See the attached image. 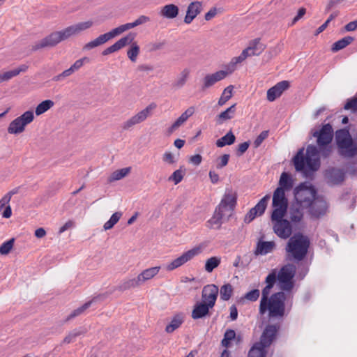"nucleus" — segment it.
Instances as JSON below:
<instances>
[{
	"mask_svg": "<svg viewBox=\"0 0 357 357\" xmlns=\"http://www.w3.org/2000/svg\"><path fill=\"white\" fill-rule=\"evenodd\" d=\"M313 136L317 137L319 149L314 145H308L305 153L304 148L298 150L294 157L293 162L297 172L308 177L320 167L319 153L323 157H328L332 151L331 143L333 137V130L330 123L325 124Z\"/></svg>",
	"mask_w": 357,
	"mask_h": 357,
	"instance_id": "f257e3e1",
	"label": "nucleus"
},
{
	"mask_svg": "<svg viewBox=\"0 0 357 357\" xmlns=\"http://www.w3.org/2000/svg\"><path fill=\"white\" fill-rule=\"evenodd\" d=\"M312 197L311 192L302 190L301 184L294 190V200L289 207H287L286 215L295 227L300 225L303 220L304 214L309 207V198Z\"/></svg>",
	"mask_w": 357,
	"mask_h": 357,
	"instance_id": "f03ea898",
	"label": "nucleus"
},
{
	"mask_svg": "<svg viewBox=\"0 0 357 357\" xmlns=\"http://www.w3.org/2000/svg\"><path fill=\"white\" fill-rule=\"evenodd\" d=\"M273 210L271 214L273 229L274 233L282 239H287L291 237L293 227H296L287 218L285 219L287 205H272Z\"/></svg>",
	"mask_w": 357,
	"mask_h": 357,
	"instance_id": "7ed1b4c3",
	"label": "nucleus"
},
{
	"mask_svg": "<svg viewBox=\"0 0 357 357\" xmlns=\"http://www.w3.org/2000/svg\"><path fill=\"white\" fill-rule=\"evenodd\" d=\"M310 245V238L301 233L295 234L289 238L285 250L287 258L289 261H303L308 252Z\"/></svg>",
	"mask_w": 357,
	"mask_h": 357,
	"instance_id": "20e7f679",
	"label": "nucleus"
},
{
	"mask_svg": "<svg viewBox=\"0 0 357 357\" xmlns=\"http://www.w3.org/2000/svg\"><path fill=\"white\" fill-rule=\"evenodd\" d=\"M292 298L293 294H291V297H289V294L284 291L275 293L265 303L263 310H261V307L259 305V313L263 315L268 311V316L270 317H282L285 313V301L288 302L290 301L291 303Z\"/></svg>",
	"mask_w": 357,
	"mask_h": 357,
	"instance_id": "39448f33",
	"label": "nucleus"
},
{
	"mask_svg": "<svg viewBox=\"0 0 357 357\" xmlns=\"http://www.w3.org/2000/svg\"><path fill=\"white\" fill-rule=\"evenodd\" d=\"M301 186H302L303 192L308 191L311 192L312 197L309 198V207L307 208L311 218L319 219L326 215L328 211V204L324 197L317 195L316 188L312 185L303 183L301 184Z\"/></svg>",
	"mask_w": 357,
	"mask_h": 357,
	"instance_id": "423d86ee",
	"label": "nucleus"
},
{
	"mask_svg": "<svg viewBox=\"0 0 357 357\" xmlns=\"http://www.w3.org/2000/svg\"><path fill=\"white\" fill-rule=\"evenodd\" d=\"M278 331L275 325H268L264 329L260 342H256L250 349L248 357H266V348L273 342Z\"/></svg>",
	"mask_w": 357,
	"mask_h": 357,
	"instance_id": "0eeeda50",
	"label": "nucleus"
},
{
	"mask_svg": "<svg viewBox=\"0 0 357 357\" xmlns=\"http://www.w3.org/2000/svg\"><path fill=\"white\" fill-rule=\"evenodd\" d=\"M335 141L339 153L344 158H353L357 153V147L348 129L342 128L335 132Z\"/></svg>",
	"mask_w": 357,
	"mask_h": 357,
	"instance_id": "6e6552de",
	"label": "nucleus"
},
{
	"mask_svg": "<svg viewBox=\"0 0 357 357\" xmlns=\"http://www.w3.org/2000/svg\"><path fill=\"white\" fill-rule=\"evenodd\" d=\"M160 270V266H154L146 268L142 271L137 277L123 280L119 286V289L121 291H126L130 289L139 287L157 275Z\"/></svg>",
	"mask_w": 357,
	"mask_h": 357,
	"instance_id": "1a4fd4ad",
	"label": "nucleus"
},
{
	"mask_svg": "<svg viewBox=\"0 0 357 357\" xmlns=\"http://www.w3.org/2000/svg\"><path fill=\"white\" fill-rule=\"evenodd\" d=\"M296 273V266L293 264H288L283 266L280 271L276 273V280L278 279L280 284V289L286 291L289 297L292 294V289L294 287L293 280Z\"/></svg>",
	"mask_w": 357,
	"mask_h": 357,
	"instance_id": "9d476101",
	"label": "nucleus"
},
{
	"mask_svg": "<svg viewBox=\"0 0 357 357\" xmlns=\"http://www.w3.org/2000/svg\"><path fill=\"white\" fill-rule=\"evenodd\" d=\"M292 187L293 179L291 176L287 172H282L279 180V186L273 192L272 205H287L285 190H290Z\"/></svg>",
	"mask_w": 357,
	"mask_h": 357,
	"instance_id": "9b49d317",
	"label": "nucleus"
},
{
	"mask_svg": "<svg viewBox=\"0 0 357 357\" xmlns=\"http://www.w3.org/2000/svg\"><path fill=\"white\" fill-rule=\"evenodd\" d=\"M33 119L34 114L32 111L25 112L10 123L8 127V132L14 135L23 132L25 130V127L31 123Z\"/></svg>",
	"mask_w": 357,
	"mask_h": 357,
	"instance_id": "f8f14e48",
	"label": "nucleus"
},
{
	"mask_svg": "<svg viewBox=\"0 0 357 357\" xmlns=\"http://www.w3.org/2000/svg\"><path fill=\"white\" fill-rule=\"evenodd\" d=\"M203 250L202 246L198 245L192 248V249L183 252L181 256L176 258L173 261H172L170 263H169L166 268L167 271H173L185 263L190 261L195 257L198 256L199 254L202 253Z\"/></svg>",
	"mask_w": 357,
	"mask_h": 357,
	"instance_id": "ddd939ff",
	"label": "nucleus"
},
{
	"mask_svg": "<svg viewBox=\"0 0 357 357\" xmlns=\"http://www.w3.org/2000/svg\"><path fill=\"white\" fill-rule=\"evenodd\" d=\"M156 107L157 105L154 102L149 104L146 108L123 122L121 126L123 130H128L134 126L144 121L151 114L153 110H154Z\"/></svg>",
	"mask_w": 357,
	"mask_h": 357,
	"instance_id": "4468645a",
	"label": "nucleus"
},
{
	"mask_svg": "<svg viewBox=\"0 0 357 357\" xmlns=\"http://www.w3.org/2000/svg\"><path fill=\"white\" fill-rule=\"evenodd\" d=\"M121 34L118 27L112 29L110 31L100 35L96 39L86 43L83 47L84 50H90L98 46L102 45L110 39L119 36Z\"/></svg>",
	"mask_w": 357,
	"mask_h": 357,
	"instance_id": "2eb2a0df",
	"label": "nucleus"
},
{
	"mask_svg": "<svg viewBox=\"0 0 357 357\" xmlns=\"http://www.w3.org/2000/svg\"><path fill=\"white\" fill-rule=\"evenodd\" d=\"M270 198L271 197L269 195H266L263 198H261L259 202L245 215L244 218V222L245 223H250L257 215H261L266 208L267 204Z\"/></svg>",
	"mask_w": 357,
	"mask_h": 357,
	"instance_id": "dca6fc26",
	"label": "nucleus"
},
{
	"mask_svg": "<svg viewBox=\"0 0 357 357\" xmlns=\"http://www.w3.org/2000/svg\"><path fill=\"white\" fill-rule=\"evenodd\" d=\"M236 204V195L230 189H227L226 192L217 207L218 210L222 211L231 215L232 211Z\"/></svg>",
	"mask_w": 357,
	"mask_h": 357,
	"instance_id": "f3484780",
	"label": "nucleus"
},
{
	"mask_svg": "<svg viewBox=\"0 0 357 357\" xmlns=\"http://www.w3.org/2000/svg\"><path fill=\"white\" fill-rule=\"evenodd\" d=\"M61 41H63V40L61 39L59 31H55L35 43L32 46V50L36 51L43 48L52 47L56 45Z\"/></svg>",
	"mask_w": 357,
	"mask_h": 357,
	"instance_id": "a211bd4d",
	"label": "nucleus"
},
{
	"mask_svg": "<svg viewBox=\"0 0 357 357\" xmlns=\"http://www.w3.org/2000/svg\"><path fill=\"white\" fill-rule=\"evenodd\" d=\"M325 178L330 185H340L345 178V172L338 168L331 167L325 172Z\"/></svg>",
	"mask_w": 357,
	"mask_h": 357,
	"instance_id": "6ab92c4d",
	"label": "nucleus"
},
{
	"mask_svg": "<svg viewBox=\"0 0 357 357\" xmlns=\"http://www.w3.org/2000/svg\"><path fill=\"white\" fill-rule=\"evenodd\" d=\"M265 282L266 285L262 289L261 298L259 304L261 307V310L264 308L265 303L269 300V295L271 294V289L273 287L276 282V270H273L272 272L266 276Z\"/></svg>",
	"mask_w": 357,
	"mask_h": 357,
	"instance_id": "aec40b11",
	"label": "nucleus"
},
{
	"mask_svg": "<svg viewBox=\"0 0 357 357\" xmlns=\"http://www.w3.org/2000/svg\"><path fill=\"white\" fill-rule=\"evenodd\" d=\"M218 295V287L215 284L206 285L202 290L203 303L212 308L215 305Z\"/></svg>",
	"mask_w": 357,
	"mask_h": 357,
	"instance_id": "412c9836",
	"label": "nucleus"
},
{
	"mask_svg": "<svg viewBox=\"0 0 357 357\" xmlns=\"http://www.w3.org/2000/svg\"><path fill=\"white\" fill-rule=\"evenodd\" d=\"M289 82L281 81L267 91V100L270 102L274 101L279 98L282 93L289 87Z\"/></svg>",
	"mask_w": 357,
	"mask_h": 357,
	"instance_id": "4be33fe9",
	"label": "nucleus"
},
{
	"mask_svg": "<svg viewBox=\"0 0 357 357\" xmlns=\"http://www.w3.org/2000/svg\"><path fill=\"white\" fill-rule=\"evenodd\" d=\"M231 215L222 209L216 207L213 216L208 220V227L212 229H220L223 221L227 220Z\"/></svg>",
	"mask_w": 357,
	"mask_h": 357,
	"instance_id": "5701e85b",
	"label": "nucleus"
},
{
	"mask_svg": "<svg viewBox=\"0 0 357 357\" xmlns=\"http://www.w3.org/2000/svg\"><path fill=\"white\" fill-rule=\"evenodd\" d=\"M202 10V3L201 1H195L191 2L187 8L184 22L188 24H190Z\"/></svg>",
	"mask_w": 357,
	"mask_h": 357,
	"instance_id": "b1692460",
	"label": "nucleus"
},
{
	"mask_svg": "<svg viewBox=\"0 0 357 357\" xmlns=\"http://www.w3.org/2000/svg\"><path fill=\"white\" fill-rule=\"evenodd\" d=\"M227 76V73L224 70L206 75L203 79L202 90L210 88L217 82L224 79Z\"/></svg>",
	"mask_w": 357,
	"mask_h": 357,
	"instance_id": "393cba45",
	"label": "nucleus"
},
{
	"mask_svg": "<svg viewBox=\"0 0 357 357\" xmlns=\"http://www.w3.org/2000/svg\"><path fill=\"white\" fill-rule=\"evenodd\" d=\"M275 246L276 245L274 241H264L259 240L257 243L254 253L255 255H266L273 252Z\"/></svg>",
	"mask_w": 357,
	"mask_h": 357,
	"instance_id": "a878e982",
	"label": "nucleus"
},
{
	"mask_svg": "<svg viewBox=\"0 0 357 357\" xmlns=\"http://www.w3.org/2000/svg\"><path fill=\"white\" fill-rule=\"evenodd\" d=\"M178 7L173 3L167 4L160 8L159 14L161 17L166 19L176 18L178 15Z\"/></svg>",
	"mask_w": 357,
	"mask_h": 357,
	"instance_id": "bb28decb",
	"label": "nucleus"
},
{
	"mask_svg": "<svg viewBox=\"0 0 357 357\" xmlns=\"http://www.w3.org/2000/svg\"><path fill=\"white\" fill-rule=\"evenodd\" d=\"M265 49V45L260 42V38H255L250 41L249 46L244 50H247L248 57L259 55Z\"/></svg>",
	"mask_w": 357,
	"mask_h": 357,
	"instance_id": "cd10ccee",
	"label": "nucleus"
},
{
	"mask_svg": "<svg viewBox=\"0 0 357 357\" xmlns=\"http://www.w3.org/2000/svg\"><path fill=\"white\" fill-rule=\"evenodd\" d=\"M211 308L212 307H208L206 303L203 302L197 303L192 312V318L194 319H199L204 317L208 314L209 309Z\"/></svg>",
	"mask_w": 357,
	"mask_h": 357,
	"instance_id": "c85d7f7f",
	"label": "nucleus"
},
{
	"mask_svg": "<svg viewBox=\"0 0 357 357\" xmlns=\"http://www.w3.org/2000/svg\"><path fill=\"white\" fill-rule=\"evenodd\" d=\"M135 38V34L133 33H130L127 36L121 38L112 45L109 46L112 52H117L127 45L130 44L134 40Z\"/></svg>",
	"mask_w": 357,
	"mask_h": 357,
	"instance_id": "c756f323",
	"label": "nucleus"
},
{
	"mask_svg": "<svg viewBox=\"0 0 357 357\" xmlns=\"http://www.w3.org/2000/svg\"><path fill=\"white\" fill-rule=\"evenodd\" d=\"M247 58V50H243L238 56L232 58L231 61L225 66V72L227 73V75L232 73L236 70L237 64L242 63Z\"/></svg>",
	"mask_w": 357,
	"mask_h": 357,
	"instance_id": "7c9ffc66",
	"label": "nucleus"
},
{
	"mask_svg": "<svg viewBox=\"0 0 357 357\" xmlns=\"http://www.w3.org/2000/svg\"><path fill=\"white\" fill-rule=\"evenodd\" d=\"M150 21V17L146 15H140L133 22L126 23L118 26L121 34L130 29L136 27L139 25L144 24Z\"/></svg>",
	"mask_w": 357,
	"mask_h": 357,
	"instance_id": "2f4dec72",
	"label": "nucleus"
},
{
	"mask_svg": "<svg viewBox=\"0 0 357 357\" xmlns=\"http://www.w3.org/2000/svg\"><path fill=\"white\" fill-rule=\"evenodd\" d=\"M184 321V315L182 313L175 314L171 319L169 324L165 327L167 333H172L178 329Z\"/></svg>",
	"mask_w": 357,
	"mask_h": 357,
	"instance_id": "473e14b6",
	"label": "nucleus"
},
{
	"mask_svg": "<svg viewBox=\"0 0 357 357\" xmlns=\"http://www.w3.org/2000/svg\"><path fill=\"white\" fill-rule=\"evenodd\" d=\"M28 69V66L26 64H22L20 66L17 68L13 69L12 70H9L4 73H0V82L8 81L13 77L18 75L22 72H25Z\"/></svg>",
	"mask_w": 357,
	"mask_h": 357,
	"instance_id": "72a5a7b5",
	"label": "nucleus"
},
{
	"mask_svg": "<svg viewBox=\"0 0 357 357\" xmlns=\"http://www.w3.org/2000/svg\"><path fill=\"white\" fill-rule=\"evenodd\" d=\"M235 112L236 104H234L217 116V123L222 124L225 121L231 119L234 116Z\"/></svg>",
	"mask_w": 357,
	"mask_h": 357,
	"instance_id": "f704fd0d",
	"label": "nucleus"
},
{
	"mask_svg": "<svg viewBox=\"0 0 357 357\" xmlns=\"http://www.w3.org/2000/svg\"><path fill=\"white\" fill-rule=\"evenodd\" d=\"M190 74V70L189 68H185L183 69L175 79L173 86L176 88L183 87L188 81Z\"/></svg>",
	"mask_w": 357,
	"mask_h": 357,
	"instance_id": "c9c22d12",
	"label": "nucleus"
},
{
	"mask_svg": "<svg viewBox=\"0 0 357 357\" xmlns=\"http://www.w3.org/2000/svg\"><path fill=\"white\" fill-rule=\"evenodd\" d=\"M236 139L235 135L231 131H229L225 136L218 139L215 144L218 147H223L226 145H231L234 143Z\"/></svg>",
	"mask_w": 357,
	"mask_h": 357,
	"instance_id": "e433bc0d",
	"label": "nucleus"
},
{
	"mask_svg": "<svg viewBox=\"0 0 357 357\" xmlns=\"http://www.w3.org/2000/svg\"><path fill=\"white\" fill-rule=\"evenodd\" d=\"M354 41V38L351 36H346L335 43H333L332 46L333 52H337L340 50L344 49L347 45L351 44Z\"/></svg>",
	"mask_w": 357,
	"mask_h": 357,
	"instance_id": "4c0bfd02",
	"label": "nucleus"
},
{
	"mask_svg": "<svg viewBox=\"0 0 357 357\" xmlns=\"http://www.w3.org/2000/svg\"><path fill=\"white\" fill-rule=\"evenodd\" d=\"M54 105V102L51 100H45L41 102L36 107L35 113L37 116H40L51 109Z\"/></svg>",
	"mask_w": 357,
	"mask_h": 357,
	"instance_id": "58836bf2",
	"label": "nucleus"
},
{
	"mask_svg": "<svg viewBox=\"0 0 357 357\" xmlns=\"http://www.w3.org/2000/svg\"><path fill=\"white\" fill-rule=\"evenodd\" d=\"M221 262L220 257H212L206 261L205 271L208 273H211L215 268H217Z\"/></svg>",
	"mask_w": 357,
	"mask_h": 357,
	"instance_id": "ea45409f",
	"label": "nucleus"
},
{
	"mask_svg": "<svg viewBox=\"0 0 357 357\" xmlns=\"http://www.w3.org/2000/svg\"><path fill=\"white\" fill-rule=\"evenodd\" d=\"M233 90L232 85H229L224 89L218 102L219 106H223L231 98Z\"/></svg>",
	"mask_w": 357,
	"mask_h": 357,
	"instance_id": "a19ab883",
	"label": "nucleus"
},
{
	"mask_svg": "<svg viewBox=\"0 0 357 357\" xmlns=\"http://www.w3.org/2000/svg\"><path fill=\"white\" fill-rule=\"evenodd\" d=\"M130 172V167H126L114 172L109 177V181L113 182L124 178Z\"/></svg>",
	"mask_w": 357,
	"mask_h": 357,
	"instance_id": "79ce46f5",
	"label": "nucleus"
},
{
	"mask_svg": "<svg viewBox=\"0 0 357 357\" xmlns=\"http://www.w3.org/2000/svg\"><path fill=\"white\" fill-rule=\"evenodd\" d=\"M91 305V301H89V302H86L85 303L84 305H82V306H80L79 307L74 310L67 317L66 319H65V321H68L74 318H75L76 317L82 314V313H84V312L88 309Z\"/></svg>",
	"mask_w": 357,
	"mask_h": 357,
	"instance_id": "37998d69",
	"label": "nucleus"
},
{
	"mask_svg": "<svg viewBox=\"0 0 357 357\" xmlns=\"http://www.w3.org/2000/svg\"><path fill=\"white\" fill-rule=\"evenodd\" d=\"M122 216L121 212H116L112 215L109 220H107L103 225L105 230L112 229L120 220Z\"/></svg>",
	"mask_w": 357,
	"mask_h": 357,
	"instance_id": "c03bdc74",
	"label": "nucleus"
},
{
	"mask_svg": "<svg viewBox=\"0 0 357 357\" xmlns=\"http://www.w3.org/2000/svg\"><path fill=\"white\" fill-rule=\"evenodd\" d=\"M139 54V47L136 42L131 43V45L127 52L128 57L132 62H135Z\"/></svg>",
	"mask_w": 357,
	"mask_h": 357,
	"instance_id": "a18cd8bd",
	"label": "nucleus"
},
{
	"mask_svg": "<svg viewBox=\"0 0 357 357\" xmlns=\"http://www.w3.org/2000/svg\"><path fill=\"white\" fill-rule=\"evenodd\" d=\"M236 337V332L233 329H227L225 334L224 337L221 342V344L225 347H229L231 344V341Z\"/></svg>",
	"mask_w": 357,
	"mask_h": 357,
	"instance_id": "49530a36",
	"label": "nucleus"
},
{
	"mask_svg": "<svg viewBox=\"0 0 357 357\" xmlns=\"http://www.w3.org/2000/svg\"><path fill=\"white\" fill-rule=\"evenodd\" d=\"M165 45L166 41L165 40L153 41L146 45V49L149 52H153L162 50Z\"/></svg>",
	"mask_w": 357,
	"mask_h": 357,
	"instance_id": "de8ad7c7",
	"label": "nucleus"
},
{
	"mask_svg": "<svg viewBox=\"0 0 357 357\" xmlns=\"http://www.w3.org/2000/svg\"><path fill=\"white\" fill-rule=\"evenodd\" d=\"M233 291L232 287L230 284H224L220 288V298L223 301H228L231 296Z\"/></svg>",
	"mask_w": 357,
	"mask_h": 357,
	"instance_id": "09e8293b",
	"label": "nucleus"
},
{
	"mask_svg": "<svg viewBox=\"0 0 357 357\" xmlns=\"http://www.w3.org/2000/svg\"><path fill=\"white\" fill-rule=\"evenodd\" d=\"M61 39L65 40L70 36L77 35L74 24L66 27V29L59 31Z\"/></svg>",
	"mask_w": 357,
	"mask_h": 357,
	"instance_id": "8fccbe9b",
	"label": "nucleus"
},
{
	"mask_svg": "<svg viewBox=\"0 0 357 357\" xmlns=\"http://www.w3.org/2000/svg\"><path fill=\"white\" fill-rule=\"evenodd\" d=\"M93 24V22L92 20H88L86 22H79L77 24H74L75 31L77 34H79L82 31H84L89 28H91Z\"/></svg>",
	"mask_w": 357,
	"mask_h": 357,
	"instance_id": "3c124183",
	"label": "nucleus"
},
{
	"mask_svg": "<svg viewBox=\"0 0 357 357\" xmlns=\"http://www.w3.org/2000/svg\"><path fill=\"white\" fill-rule=\"evenodd\" d=\"M14 238H11L7 241L3 242L0 246V253L1 255H7L10 252L13 247Z\"/></svg>",
	"mask_w": 357,
	"mask_h": 357,
	"instance_id": "603ef678",
	"label": "nucleus"
},
{
	"mask_svg": "<svg viewBox=\"0 0 357 357\" xmlns=\"http://www.w3.org/2000/svg\"><path fill=\"white\" fill-rule=\"evenodd\" d=\"M183 176V172L181 169H177L169 177V181H173L176 185L182 181Z\"/></svg>",
	"mask_w": 357,
	"mask_h": 357,
	"instance_id": "864d4df0",
	"label": "nucleus"
},
{
	"mask_svg": "<svg viewBox=\"0 0 357 357\" xmlns=\"http://www.w3.org/2000/svg\"><path fill=\"white\" fill-rule=\"evenodd\" d=\"M83 333V331L81 330L75 329L70 332L68 335L65 337L63 339V343L69 344L73 342L74 340L79 335Z\"/></svg>",
	"mask_w": 357,
	"mask_h": 357,
	"instance_id": "5fc2aeb1",
	"label": "nucleus"
},
{
	"mask_svg": "<svg viewBox=\"0 0 357 357\" xmlns=\"http://www.w3.org/2000/svg\"><path fill=\"white\" fill-rule=\"evenodd\" d=\"M259 295L260 292L259 289H252L245 294L244 298L248 301L254 302L259 298Z\"/></svg>",
	"mask_w": 357,
	"mask_h": 357,
	"instance_id": "6e6d98bb",
	"label": "nucleus"
},
{
	"mask_svg": "<svg viewBox=\"0 0 357 357\" xmlns=\"http://www.w3.org/2000/svg\"><path fill=\"white\" fill-rule=\"evenodd\" d=\"M344 109L346 110H351L354 112H357V98L349 100L344 105Z\"/></svg>",
	"mask_w": 357,
	"mask_h": 357,
	"instance_id": "4d7b16f0",
	"label": "nucleus"
},
{
	"mask_svg": "<svg viewBox=\"0 0 357 357\" xmlns=\"http://www.w3.org/2000/svg\"><path fill=\"white\" fill-rule=\"evenodd\" d=\"M268 131L265 130L262 131L259 136L256 138V139L254 142V146L255 148L259 147L263 141L268 137Z\"/></svg>",
	"mask_w": 357,
	"mask_h": 357,
	"instance_id": "13d9d810",
	"label": "nucleus"
},
{
	"mask_svg": "<svg viewBox=\"0 0 357 357\" xmlns=\"http://www.w3.org/2000/svg\"><path fill=\"white\" fill-rule=\"evenodd\" d=\"M229 159V154H224L220 158H218V162L216 165L218 169H222L225 166H226L228 164Z\"/></svg>",
	"mask_w": 357,
	"mask_h": 357,
	"instance_id": "bf43d9fd",
	"label": "nucleus"
},
{
	"mask_svg": "<svg viewBox=\"0 0 357 357\" xmlns=\"http://www.w3.org/2000/svg\"><path fill=\"white\" fill-rule=\"evenodd\" d=\"M184 123L179 117L174 121V123L168 128L167 132L169 135L173 133L176 130H177L180 126H181Z\"/></svg>",
	"mask_w": 357,
	"mask_h": 357,
	"instance_id": "052dcab7",
	"label": "nucleus"
},
{
	"mask_svg": "<svg viewBox=\"0 0 357 357\" xmlns=\"http://www.w3.org/2000/svg\"><path fill=\"white\" fill-rule=\"evenodd\" d=\"M184 123L179 117L174 121V123L168 128L167 132L169 135L173 133L176 130H177L180 126H181Z\"/></svg>",
	"mask_w": 357,
	"mask_h": 357,
	"instance_id": "680f3d73",
	"label": "nucleus"
},
{
	"mask_svg": "<svg viewBox=\"0 0 357 357\" xmlns=\"http://www.w3.org/2000/svg\"><path fill=\"white\" fill-rule=\"evenodd\" d=\"M162 160L168 164H174L176 162L174 156L171 152H165L163 155Z\"/></svg>",
	"mask_w": 357,
	"mask_h": 357,
	"instance_id": "e2e57ef3",
	"label": "nucleus"
},
{
	"mask_svg": "<svg viewBox=\"0 0 357 357\" xmlns=\"http://www.w3.org/2000/svg\"><path fill=\"white\" fill-rule=\"evenodd\" d=\"M75 223L73 220L67 221L62 227H60L59 230V234H62L66 230L71 229L74 227Z\"/></svg>",
	"mask_w": 357,
	"mask_h": 357,
	"instance_id": "0e129e2a",
	"label": "nucleus"
},
{
	"mask_svg": "<svg viewBox=\"0 0 357 357\" xmlns=\"http://www.w3.org/2000/svg\"><path fill=\"white\" fill-rule=\"evenodd\" d=\"M306 13V9L305 8H301L298 10L297 15L294 17L292 20L291 24L296 23L300 19H301Z\"/></svg>",
	"mask_w": 357,
	"mask_h": 357,
	"instance_id": "69168bd1",
	"label": "nucleus"
},
{
	"mask_svg": "<svg viewBox=\"0 0 357 357\" xmlns=\"http://www.w3.org/2000/svg\"><path fill=\"white\" fill-rule=\"evenodd\" d=\"M190 162L194 165H199L202 161V157L200 154H196L190 158Z\"/></svg>",
	"mask_w": 357,
	"mask_h": 357,
	"instance_id": "338daca9",
	"label": "nucleus"
},
{
	"mask_svg": "<svg viewBox=\"0 0 357 357\" xmlns=\"http://www.w3.org/2000/svg\"><path fill=\"white\" fill-rule=\"evenodd\" d=\"M250 146V142H245L243 143H241L238 145V155H241L242 154H243L248 149Z\"/></svg>",
	"mask_w": 357,
	"mask_h": 357,
	"instance_id": "774afa93",
	"label": "nucleus"
}]
</instances>
